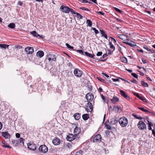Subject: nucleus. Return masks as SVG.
Listing matches in <instances>:
<instances>
[{
	"mask_svg": "<svg viewBox=\"0 0 155 155\" xmlns=\"http://www.w3.org/2000/svg\"><path fill=\"white\" fill-rule=\"evenodd\" d=\"M150 94L153 97H155V89H153V91H150Z\"/></svg>",
	"mask_w": 155,
	"mask_h": 155,
	"instance_id": "nucleus-36",
	"label": "nucleus"
},
{
	"mask_svg": "<svg viewBox=\"0 0 155 155\" xmlns=\"http://www.w3.org/2000/svg\"><path fill=\"white\" fill-rule=\"evenodd\" d=\"M113 109L116 112H120L122 110L121 107L119 106H114Z\"/></svg>",
	"mask_w": 155,
	"mask_h": 155,
	"instance_id": "nucleus-16",
	"label": "nucleus"
},
{
	"mask_svg": "<svg viewBox=\"0 0 155 155\" xmlns=\"http://www.w3.org/2000/svg\"><path fill=\"white\" fill-rule=\"evenodd\" d=\"M66 45L67 46V47L71 49H73L74 48L72 46H71L69 45L68 43H66Z\"/></svg>",
	"mask_w": 155,
	"mask_h": 155,
	"instance_id": "nucleus-46",
	"label": "nucleus"
},
{
	"mask_svg": "<svg viewBox=\"0 0 155 155\" xmlns=\"http://www.w3.org/2000/svg\"><path fill=\"white\" fill-rule=\"evenodd\" d=\"M91 29L93 30L94 31L95 34H97L99 33V31L98 30L96 29V28H91Z\"/></svg>",
	"mask_w": 155,
	"mask_h": 155,
	"instance_id": "nucleus-41",
	"label": "nucleus"
},
{
	"mask_svg": "<svg viewBox=\"0 0 155 155\" xmlns=\"http://www.w3.org/2000/svg\"><path fill=\"white\" fill-rule=\"evenodd\" d=\"M23 4L22 2L21 1H19L18 2V5H20L22 6Z\"/></svg>",
	"mask_w": 155,
	"mask_h": 155,
	"instance_id": "nucleus-59",
	"label": "nucleus"
},
{
	"mask_svg": "<svg viewBox=\"0 0 155 155\" xmlns=\"http://www.w3.org/2000/svg\"><path fill=\"white\" fill-rule=\"evenodd\" d=\"M131 75L134 78H138V76L136 74L134 73H131Z\"/></svg>",
	"mask_w": 155,
	"mask_h": 155,
	"instance_id": "nucleus-47",
	"label": "nucleus"
},
{
	"mask_svg": "<svg viewBox=\"0 0 155 155\" xmlns=\"http://www.w3.org/2000/svg\"><path fill=\"white\" fill-rule=\"evenodd\" d=\"M100 32L101 34V36L104 37L106 39H107V36L106 34L104 31L103 30H100Z\"/></svg>",
	"mask_w": 155,
	"mask_h": 155,
	"instance_id": "nucleus-26",
	"label": "nucleus"
},
{
	"mask_svg": "<svg viewBox=\"0 0 155 155\" xmlns=\"http://www.w3.org/2000/svg\"><path fill=\"white\" fill-rule=\"evenodd\" d=\"M16 137L17 138H19L20 137V134L19 133H16L15 135Z\"/></svg>",
	"mask_w": 155,
	"mask_h": 155,
	"instance_id": "nucleus-57",
	"label": "nucleus"
},
{
	"mask_svg": "<svg viewBox=\"0 0 155 155\" xmlns=\"http://www.w3.org/2000/svg\"><path fill=\"white\" fill-rule=\"evenodd\" d=\"M119 122L121 126H126L128 123L127 119L124 117L120 118L119 120Z\"/></svg>",
	"mask_w": 155,
	"mask_h": 155,
	"instance_id": "nucleus-2",
	"label": "nucleus"
},
{
	"mask_svg": "<svg viewBox=\"0 0 155 155\" xmlns=\"http://www.w3.org/2000/svg\"><path fill=\"white\" fill-rule=\"evenodd\" d=\"M121 60L124 63H126L127 61V59L124 57H122L121 58Z\"/></svg>",
	"mask_w": 155,
	"mask_h": 155,
	"instance_id": "nucleus-38",
	"label": "nucleus"
},
{
	"mask_svg": "<svg viewBox=\"0 0 155 155\" xmlns=\"http://www.w3.org/2000/svg\"><path fill=\"white\" fill-rule=\"evenodd\" d=\"M38 150L40 152L43 153H45L48 151V147L45 144L40 145L39 147Z\"/></svg>",
	"mask_w": 155,
	"mask_h": 155,
	"instance_id": "nucleus-3",
	"label": "nucleus"
},
{
	"mask_svg": "<svg viewBox=\"0 0 155 155\" xmlns=\"http://www.w3.org/2000/svg\"><path fill=\"white\" fill-rule=\"evenodd\" d=\"M2 136L5 139L9 138L11 137V135L8 134V132H2Z\"/></svg>",
	"mask_w": 155,
	"mask_h": 155,
	"instance_id": "nucleus-15",
	"label": "nucleus"
},
{
	"mask_svg": "<svg viewBox=\"0 0 155 155\" xmlns=\"http://www.w3.org/2000/svg\"><path fill=\"white\" fill-rule=\"evenodd\" d=\"M141 85L144 87H148V85L147 83L145 82L144 81H141Z\"/></svg>",
	"mask_w": 155,
	"mask_h": 155,
	"instance_id": "nucleus-31",
	"label": "nucleus"
},
{
	"mask_svg": "<svg viewBox=\"0 0 155 155\" xmlns=\"http://www.w3.org/2000/svg\"><path fill=\"white\" fill-rule=\"evenodd\" d=\"M27 145L28 148L31 150H34L36 149V146L35 144L34 143H27Z\"/></svg>",
	"mask_w": 155,
	"mask_h": 155,
	"instance_id": "nucleus-11",
	"label": "nucleus"
},
{
	"mask_svg": "<svg viewBox=\"0 0 155 155\" xmlns=\"http://www.w3.org/2000/svg\"><path fill=\"white\" fill-rule=\"evenodd\" d=\"M87 112H91L92 110V104L89 102L87 104L86 108Z\"/></svg>",
	"mask_w": 155,
	"mask_h": 155,
	"instance_id": "nucleus-14",
	"label": "nucleus"
},
{
	"mask_svg": "<svg viewBox=\"0 0 155 155\" xmlns=\"http://www.w3.org/2000/svg\"><path fill=\"white\" fill-rule=\"evenodd\" d=\"M12 144H14L15 146H17L19 144V140H12Z\"/></svg>",
	"mask_w": 155,
	"mask_h": 155,
	"instance_id": "nucleus-23",
	"label": "nucleus"
},
{
	"mask_svg": "<svg viewBox=\"0 0 155 155\" xmlns=\"http://www.w3.org/2000/svg\"><path fill=\"white\" fill-rule=\"evenodd\" d=\"M76 136L72 134H69L66 137V139L70 141H71L75 140Z\"/></svg>",
	"mask_w": 155,
	"mask_h": 155,
	"instance_id": "nucleus-10",
	"label": "nucleus"
},
{
	"mask_svg": "<svg viewBox=\"0 0 155 155\" xmlns=\"http://www.w3.org/2000/svg\"><path fill=\"white\" fill-rule=\"evenodd\" d=\"M76 51L80 53V54H84V52L82 50H76Z\"/></svg>",
	"mask_w": 155,
	"mask_h": 155,
	"instance_id": "nucleus-44",
	"label": "nucleus"
},
{
	"mask_svg": "<svg viewBox=\"0 0 155 155\" xmlns=\"http://www.w3.org/2000/svg\"><path fill=\"white\" fill-rule=\"evenodd\" d=\"M146 120L148 123V126H153V124L149 120V119H147Z\"/></svg>",
	"mask_w": 155,
	"mask_h": 155,
	"instance_id": "nucleus-43",
	"label": "nucleus"
},
{
	"mask_svg": "<svg viewBox=\"0 0 155 155\" xmlns=\"http://www.w3.org/2000/svg\"><path fill=\"white\" fill-rule=\"evenodd\" d=\"M133 116L135 117L136 119H138L139 120H141L142 119V117H140L136 114H133Z\"/></svg>",
	"mask_w": 155,
	"mask_h": 155,
	"instance_id": "nucleus-37",
	"label": "nucleus"
},
{
	"mask_svg": "<svg viewBox=\"0 0 155 155\" xmlns=\"http://www.w3.org/2000/svg\"><path fill=\"white\" fill-rule=\"evenodd\" d=\"M2 147H5V148H10V149L12 148V147L11 146H9V145H2Z\"/></svg>",
	"mask_w": 155,
	"mask_h": 155,
	"instance_id": "nucleus-45",
	"label": "nucleus"
},
{
	"mask_svg": "<svg viewBox=\"0 0 155 155\" xmlns=\"http://www.w3.org/2000/svg\"><path fill=\"white\" fill-rule=\"evenodd\" d=\"M70 12H71L72 14H75L76 13L75 12V11H74L73 9L71 8H69V13Z\"/></svg>",
	"mask_w": 155,
	"mask_h": 155,
	"instance_id": "nucleus-42",
	"label": "nucleus"
},
{
	"mask_svg": "<svg viewBox=\"0 0 155 155\" xmlns=\"http://www.w3.org/2000/svg\"><path fill=\"white\" fill-rule=\"evenodd\" d=\"M152 134L153 135V136L155 137V130H152Z\"/></svg>",
	"mask_w": 155,
	"mask_h": 155,
	"instance_id": "nucleus-64",
	"label": "nucleus"
},
{
	"mask_svg": "<svg viewBox=\"0 0 155 155\" xmlns=\"http://www.w3.org/2000/svg\"><path fill=\"white\" fill-rule=\"evenodd\" d=\"M86 23L87 25V26H89L90 27H91L92 25V21L89 19L87 20Z\"/></svg>",
	"mask_w": 155,
	"mask_h": 155,
	"instance_id": "nucleus-28",
	"label": "nucleus"
},
{
	"mask_svg": "<svg viewBox=\"0 0 155 155\" xmlns=\"http://www.w3.org/2000/svg\"><path fill=\"white\" fill-rule=\"evenodd\" d=\"M84 54L85 55L88 57H89L91 58H94V59H95V56L94 55H93L91 54H89L87 52H84Z\"/></svg>",
	"mask_w": 155,
	"mask_h": 155,
	"instance_id": "nucleus-24",
	"label": "nucleus"
},
{
	"mask_svg": "<svg viewBox=\"0 0 155 155\" xmlns=\"http://www.w3.org/2000/svg\"><path fill=\"white\" fill-rule=\"evenodd\" d=\"M123 42L131 47L135 46V45H134L135 43L134 42H132L131 41V42H128L126 41L125 42Z\"/></svg>",
	"mask_w": 155,
	"mask_h": 155,
	"instance_id": "nucleus-25",
	"label": "nucleus"
},
{
	"mask_svg": "<svg viewBox=\"0 0 155 155\" xmlns=\"http://www.w3.org/2000/svg\"><path fill=\"white\" fill-rule=\"evenodd\" d=\"M117 36L120 39L124 41V42L129 41V39L128 37L124 35L118 34Z\"/></svg>",
	"mask_w": 155,
	"mask_h": 155,
	"instance_id": "nucleus-7",
	"label": "nucleus"
},
{
	"mask_svg": "<svg viewBox=\"0 0 155 155\" xmlns=\"http://www.w3.org/2000/svg\"><path fill=\"white\" fill-rule=\"evenodd\" d=\"M138 108L143 112H145L147 113H150V112L148 110L145 109L143 107H138Z\"/></svg>",
	"mask_w": 155,
	"mask_h": 155,
	"instance_id": "nucleus-35",
	"label": "nucleus"
},
{
	"mask_svg": "<svg viewBox=\"0 0 155 155\" xmlns=\"http://www.w3.org/2000/svg\"><path fill=\"white\" fill-rule=\"evenodd\" d=\"M102 137L100 134H97L94 137L93 142L95 143H99L101 141Z\"/></svg>",
	"mask_w": 155,
	"mask_h": 155,
	"instance_id": "nucleus-4",
	"label": "nucleus"
},
{
	"mask_svg": "<svg viewBox=\"0 0 155 155\" xmlns=\"http://www.w3.org/2000/svg\"><path fill=\"white\" fill-rule=\"evenodd\" d=\"M86 98L88 101H91L94 99V96L93 94L91 93H89L86 95Z\"/></svg>",
	"mask_w": 155,
	"mask_h": 155,
	"instance_id": "nucleus-6",
	"label": "nucleus"
},
{
	"mask_svg": "<svg viewBox=\"0 0 155 155\" xmlns=\"http://www.w3.org/2000/svg\"><path fill=\"white\" fill-rule=\"evenodd\" d=\"M9 46V45H7L0 44V47L4 49L8 48Z\"/></svg>",
	"mask_w": 155,
	"mask_h": 155,
	"instance_id": "nucleus-32",
	"label": "nucleus"
},
{
	"mask_svg": "<svg viewBox=\"0 0 155 155\" xmlns=\"http://www.w3.org/2000/svg\"><path fill=\"white\" fill-rule=\"evenodd\" d=\"M52 143L54 145H58L60 144L61 141L57 137H55L52 140Z\"/></svg>",
	"mask_w": 155,
	"mask_h": 155,
	"instance_id": "nucleus-12",
	"label": "nucleus"
},
{
	"mask_svg": "<svg viewBox=\"0 0 155 155\" xmlns=\"http://www.w3.org/2000/svg\"><path fill=\"white\" fill-rule=\"evenodd\" d=\"M82 2L84 3H88L89 4H91V2H88V1H87V0H83Z\"/></svg>",
	"mask_w": 155,
	"mask_h": 155,
	"instance_id": "nucleus-55",
	"label": "nucleus"
},
{
	"mask_svg": "<svg viewBox=\"0 0 155 155\" xmlns=\"http://www.w3.org/2000/svg\"><path fill=\"white\" fill-rule=\"evenodd\" d=\"M112 80L114 82L119 81V78H112Z\"/></svg>",
	"mask_w": 155,
	"mask_h": 155,
	"instance_id": "nucleus-52",
	"label": "nucleus"
},
{
	"mask_svg": "<svg viewBox=\"0 0 155 155\" xmlns=\"http://www.w3.org/2000/svg\"><path fill=\"white\" fill-rule=\"evenodd\" d=\"M120 92L121 95L124 98H125L127 100H128L130 98L129 97L127 94H126L125 93V92L121 90H120Z\"/></svg>",
	"mask_w": 155,
	"mask_h": 155,
	"instance_id": "nucleus-18",
	"label": "nucleus"
},
{
	"mask_svg": "<svg viewBox=\"0 0 155 155\" xmlns=\"http://www.w3.org/2000/svg\"><path fill=\"white\" fill-rule=\"evenodd\" d=\"M101 98L103 99V100H104V101H105L106 99L105 97L102 94H101Z\"/></svg>",
	"mask_w": 155,
	"mask_h": 155,
	"instance_id": "nucleus-54",
	"label": "nucleus"
},
{
	"mask_svg": "<svg viewBox=\"0 0 155 155\" xmlns=\"http://www.w3.org/2000/svg\"><path fill=\"white\" fill-rule=\"evenodd\" d=\"M98 91L99 92H101L103 91V90H102V88L101 87H100L98 89Z\"/></svg>",
	"mask_w": 155,
	"mask_h": 155,
	"instance_id": "nucleus-61",
	"label": "nucleus"
},
{
	"mask_svg": "<svg viewBox=\"0 0 155 155\" xmlns=\"http://www.w3.org/2000/svg\"><path fill=\"white\" fill-rule=\"evenodd\" d=\"M102 52H98L97 54V56H100L102 55Z\"/></svg>",
	"mask_w": 155,
	"mask_h": 155,
	"instance_id": "nucleus-56",
	"label": "nucleus"
},
{
	"mask_svg": "<svg viewBox=\"0 0 155 155\" xmlns=\"http://www.w3.org/2000/svg\"><path fill=\"white\" fill-rule=\"evenodd\" d=\"M82 118L85 120H87L89 117L88 115L87 114H84L82 116Z\"/></svg>",
	"mask_w": 155,
	"mask_h": 155,
	"instance_id": "nucleus-29",
	"label": "nucleus"
},
{
	"mask_svg": "<svg viewBox=\"0 0 155 155\" xmlns=\"http://www.w3.org/2000/svg\"><path fill=\"white\" fill-rule=\"evenodd\" d=\"M107 55H108L107 54H104L102 56V58H106Z\"/></svg>",
	"mask_w": 155,
	"mask_h": 155,
	"instance_id": "nucleus-63",
	"label": "nucleus"
},
{
	"mask_svg": "<svg viewBox=\"0 0 155 155\" xmlns=\"http://www.w3.org/2000/svg\"><path fill=\"white\" fill-rule=\"evenodd\" d=\"M74 117L76 120H78L81 117L80 114L78 113H76L74 114Z\"/></svg>",
	"mask_w": 155,
	"mask_h": 155,
	"instance_id": "nucleus-22",
	"label": "nucleus"
},
{
	"mask_svg": "<svg viewBox=\"0 0 155 155\" xmlns=\"http://www.w3.org/2000/svg\"><path fill=\"white\" fill-rule=\"evenodd\" d=\"M131 82H133V83H134L135 84H137V81L135 79H134L133 80H131Z\"/></svg>",
	"mask_w": 155,
	"mask_h": 155,
	"instance_id": "nucleus-58",
	"label": "nucleus"
},
{
	"mask_svg": "<svg viewBox=\"0 0 155 155\" xmlns=\"http://www.w3.org/2000/svg\"><path fill=\"white\" fill-rule=\"evenodd\" d=\"M25 140V139L21 137L18 140L19 142V143H21V145L22 146H24V141Z\"/></svg>",
	"mask_w": 155,
	"mask_h": 155,
	"instance_id": "nucleus-27",
	"label": "nucleus"
},
{
	"mask_svg": "<svg viewBox=\"0 0 155 155\" xmlns=\"http://www.w3.org/2000/svg\"><path fill=\"white\" fill-rule=\"evenodd\" d=\"M44 52L43 51H38L36 53V56L37 57H39L40 58H41L44 56Z\"/></svg>",
	"mask_w": 155,
	"mask_h": 155,
	"instance_id": "nucleus-19",
	"label": "nucleus"
},
{
	"mask_svg": "<svg viewBox=\"0 0 155 155\" xmlns=\"http://www.w3.org/2000/svg\"><path fill=\"white\" fill-rule=\"evenodd\" d=\"M31 34L34 36L37 37H40V35L37 34V33L35 31H33L31 32Z\"/></svg>",
	"mask_w": 155,
	"mask_h": 155,
	"instance_id": "nucleus-30",
	"label": "nucleus"
},
{
	"mask_svg": "<svg viewBox=\"0 0 155 155\" xmlns=\"http://www.w3.org/2000/svg\"><path fill=\"white\" fill-rule=\"evenodd\" d=\"M143 48L148 51H152V49L149 48H148L147 46H143Z\"/></svg>",
	"mask_w": 155,
	"mask_h": 155,
	"instance_id": "nucleus-50",
	"label": "nucleus"
},
{
	"mask_svg": "<svg viewBox=\"0 0 155 155\" xmlns=\"http://www.w3.org/2000/svg\"><path fill=\"white\" fill-rule=\"evenodd\" d=\"M139 128L140 130H145L146 129V127H138Z\"/></svg>",
	"mask_w": 155,
	"mask_h": 155,
	"instance_id": "nucleus-51",
	"label": "nucleus"
},
{
	"mask_svg": "<svg viewBox=\"0 0 155 155\" xmlns=\"http://www.w3.org/2000/svg\"><path fill=\"white\" fill-rule=\"evenodd\" d=\"M74 73L75 76L80 77L81 76L82 74V72L78 69L76 68L74 71Z\"/></svg>",
	"mask_w": 155,
	"mask_h": 155,
	"instance_id": "nucleus-9",
	"label": "nucleus"
},
{
	"mask_svg": "<svg viewBox=\"0 0 155 155\" xmlns=\"http://www.w3.org/2000/svg\"><path fill=\"white\" fill-rule=\"evenodd\" d=\"M143 124H144V125H145V124L144 123L143 121H140L138 123L137 125H138L141 126Z\"/></svg>",
	"mask_w": 155,
	"mask_h": 155,
	"instance_id": "nucleus-49",
	"label": "nucleus"
},
{
	"mask_svg": "<svg viewBox=\"0 0 155 155\" xmlns=\"http://www.w3.org/2000/svg\"><path fill=\"white\" fill-rule=\"evenodd\" d=\"M109 45L110 46V47L111 48L113 49V50H115V48L114 46V45L112 44L111 42H110L109 43Z\"/></svg>",
	"mask_w": 155,
	"mask_h": 155,
	"instance_id": "nucleus-39",
	"label": "nucleus"
},
{
	"mask_svg": "<svg viewBox=\"0 0 155 155\" xmlns=\"http://www.w3.org/2000/svg\"><path fill=\"white\" fill-rule=\"evenodd\" d=\"M97 13L100 15H104V13H103L101 12H97Z\"/></svg>",
	"mask_w": 155,
	"mask_h": 155,
	"instance_id": "nucleus-62",
	"label": "nucleus"
},
{
	"mask_svg": "<svg viewBox=\"0 0 155 155\" xmlns=\"http://www.w3.org/2000/svg\"><path fill=\"white\" fill-rule=\"evenodd\" d=\"M76 14V16H77V18H80V19L82 18H83L82 16L81 15H80V14L77 12V13H76V14Z\"/></svg>",
	"mask_w": 155,
	"mask_h": 155,
	"instance_id": "nucleus-40",
	"label": "nucleus"
},
{
	"mask_svg": "<svg viewBox=\"0 0 155 155\" xmlns=\"http://www.w3.org/2000/svg\"><path fill=\"white\" fill-rule=\"evenodd\" d=\"M83 151L82 150H80L77 151L74 155H82Z\"/></svg>",
	"mask_w": 155,
	"mask_h": 155,
	"instance_id": "nucleus-33",
	"label": "nucleus"
},
{
	"mask_svg": "<svg viewBox=\"0 0 155 155\" xmlns=\"http://www.w3.org/2000/svg\"><path fill=\"white\" fill-rule=\"evenodd\" d=\"M81 131V128L79 127H75L74 129V133L75 135H77L80 133Z\"/></svg>",
	"mask_w": 155,
	"mask_h": 155,
	"instance_id": "nucleus-17",
	"label": "nucleus"
},
{
	"mask_svg": "<svg viewBox=\"0 0 155 155\" xmlns=\"http://www.w3.org/2000/svg\"><path fill=\"white\" fill-rule=\"evenodd\" d=\"M97 78L98 80H99V81H100L102 82H104L105 81V80L104 79L98 77Z\"/></svg>",
	"mask_w": 155,
	"mask_h": 155,
	"instance_id": "nucleus-53",
	"label": "nucleus"
},
{
	"mask_svg": "<svg viewBox=\"0 0 155 155\" xmlns=\"http://www.w3.org/2000/svg\"><path fill=\"white\" fill-rule=\"evenodd\" d=\"M114 8L115 11L118 12L119 13H121V11L120 9H119L118 8H116V7H114Z\"/></svg>",
	"mask_w": 155,
	"mask_h": 155,
	"instance_id": "nucleus-48",
	"label": "nucleus"
},
{
	"mask_svg": "<svg viewBox=\"0 0 155 155\" xmlns=\"http://www.w3.org/2000/svg\"><path fill=\"white\" fill-rule=\"evenodd\" d=\"M25 51L27 54H32L34 51L33 48L30 47H26L25 49Z\"/></svg>",
	"mask_w": 155,
	"mask_h": 155,
	"instance_id": "nucleus-8",
	"label": "nucleus"
},
{
	"mask_svg": "<svg viewBox=\"0 0 155 155\" xmlns=\"http://www.w3.org/2000/svg\"><path fill=\"white\" fill-rule=\"evenodd\" d=\"M60 9L63 12H64L66 13H69V8H68L67 6L62 5L60 7Z\"/></svg>",
	"mask_w": 155,
	"mask_h": 155,
	"instance_id": "nucleus-13",
	"label": "nucleus"
},
{
	"mask_svg": "<svg viewBox=\"0 0 155 155\" xmlns=\"http://www.w3.org/2000/svg\"><path fill=\"white\" fill-rule=\"evenodd\" d=\"M81 9L84 10L89 11L90 10L87 8H86L84 7H82Z\"/></svg>",
	"mask_w": 155,
	"mask_h": 155,
	"instance_id": "nucleus-60",
	"label": "nucleus"
},
{
	"mask_svg": "<svg viewBox=\"0 0 155 155\" xmlns=\"http://www.w3.org/2000/svg\"><path fill=\"white\" fill-rule=\"evenodd\" d=\"M113 104H115L116 102L119 101V99L116 96H114L113 98L111 100Z\"/></svg>",
	"mask_w": 155,
	"mask_h": 155,
	"instance_id": "nucleus-20",
	"label": "nucleus"
},
{
	"mask_svg": "<svg viewBox=\"0 0 155 155\" xmlns=\"http://www.w3.org/2000/svg\"><path fill=\"white\" fill-rule=\"evenodd\" d=\"M8 27L11 28H14L15 27V25L14 23H11L8 25Z\"/></svg>",
	"mask_w": 155,
	"mask_h": 155,
	"instance_id": "nucleus-34",
	"label": "nucleus"
},
{
	"mask_svg": "<svg viewBox=\"0 0 155 155\" xmlns=\"http://www.w3.org/2000/svg\"><path fill=\"white\" fill-rule=\"evenodd\" d=\"M107 130H110V131L106 130L105 132L106 137H110V134L113 133L116 131V129L114 127H105Z\"/></svg>",
	"mask_w": 155,
	"mask_h": 155,
	"instance_id": "nucleus-1",
	"label": "nucleus"
},
{
	"mask_svg": "<svg viewBox=\"0 0 155 155\" xmlns=\"http://www.w3.org/2000/svg\"><path fill=\"white\" fill-rule=\"evenodd\" d=\"M46 59H48L49 61L52 60L53 61H56V55L53 54H49L47 55Z\"/></svg>",
	"mask_w": 155,
	"mask_h": 155,
	"instance_id": "nucleus-5",
	"label": "nucleus"
},
{
	"mask_svg": "<svg viewBox=\"0 0 155 155\" xmlns=\"http://www.w3.org/2000/svg\"><path fill=\"white\" fill-rule=\"evenodd\" d=\"M118 123V120H116L114 118L110 120V124L111 125H117V124Z\"/></svg>",
	"mask_w": 155,
	"mask_h": 155,
	"instance_id": "nucleus-21",
	"label": "nucleus"
}]
</instances>
